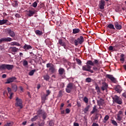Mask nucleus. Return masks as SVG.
I'll list each match as a JSON object with an SVG mask.
<instances>
[{
  "label": "nucleus",
  "mask_w": 126,
  "mask_h": 126,
  "mask_svg": "<svg viewBox=\"0 0 126 126\" xmlns=\"http://www.w3.org/2000/svg\"><path fill=\"white\" fill-rule=\"evenodd\" d=\"M86 64L87 65H85L82 66V70L84 71H89V72H91V73H93L94 71H93V70H91V67H92L91 65L92 66H94L93 62L91 60L88 61Z\"/></svg>",
  "instance_id": "nucleus-1"
},
{
  "label": "nucleus",
  "mask_w": 126,
  "mask_h": 126,
  "mask_svg": "<svg viewBox=\"0 0 126 126\" xmlns=\"http://www.w3.org/2000/svg\"><path fill=\"white\" fill-rule=\"evenodd\" d=\"M46 67L49 68V71L50 73H56L57 72V68L56 66L52 63H48L46 64Z\"/></svg>",
  "instance_id": "nucleus-2"
},
{
  "label": "nucleus",
  "mask_w": 126,
  "mask_h": 126,
  "mask_svg": "<svg viewBox=\"0 0 126 126\" xmlns=\"http://www.w3.org/2000/svg\"><path fill=\"white\" fill-rule=\"evenodd\" d=\"M13 67H14L13 65L2 64L0 65V70H5V69H7V70H11V69H13Z\"/></svg>",
  "instance_id": "nucleus-3"
},
{
  "label": "nucleus",
  "mask_w": 126,
  "mask_h": 126,
  "mask_svg": "<svg viewBox=\"0 0 126 126\" xmlns=\"http://www.w3.org/2000/svg\"><path fill=\"white\" fill-rule=\"evenodd\" d=\"M15 107H19L20 109H22V108H23V101H22V99L19 98L18 97H17L15 99Z\"/></svg>",
  "instance_id": "nucleus-4"
},
{
  "label": "nucleus",
  "mask_w": 126,
  "mask_h": 126,
  "mask_svg": "<svg viewBox=\"0 0 126 126\" xmlns=\"http://www.w3.org/2000/svg\"><path fill=\"white\" fill-rule=\"evenodd\" d=\"M84 42V38L82 36H80L77 39L74 40L75 46H78V44L81 45Z\"/></svg>",
  "instance_id": "nucleus-5"
},
{
  "label": "nucleus",
  "mask_w": 126,
  "mask_h": 126,
  "mask_svg": "<svg viewBox=\"0 0 126 126\" xmlns=\"http://www.w3.org/2000/svg\"><path fill=\"white\" fill-rule=\"evenodd\" d=\"M72 89H73V83H68L66 86V88L65 89L66 92L67 93H70Z\"/></svg>",
  "instance_id": "nucleus-6"
},
{
  "label": "nucleus",
  "mask_w": 126,
  "mask_h": 126,
  "mask_svg": "<svg viewBox=\"0 0 126 126\" xmlns=\"http://www.w3.org/2000/svg\"><path fill=\"white\" fill-rule=\"evenodd\" d=\"M113 99L115 101V103H117L119 105H122V104H123V100L122 98H121L118 95H115Z\"/></svg>",
  "instance_id": "nucleus-7"
},
{
  "label": "nucleus",
  "mask_w": 126,
  "mask_h": 126,
  "mask_svg": "<svg viewBox=\"0 0 126 126\" xmlns=\"http://www.w3.org/2000/svg\"><path fill=\"white\" fill-rule=\"evenodd\" d=\"M17 78L14 76L10 77L6 80V81L5 82V84H9L12 82H14V80H16Z\"/></svg>",
  "instance_id": "nucleus-8"
},
{
  "label": "nucleus",
  "mask_w": 126,
  "mask_h": 126,
  "mask_svg": "<svg viewBox=\"0 0 126 126\" xmlns=\"http://www.w3.org/2000/svg\"><path fill=\"white\" fill-rule=\"evenodd\" d=\"M106 2L104 0H101L99 1V7L100 9H104L105 8V4Z\"/></svg>",
  "instance_id": "nucleus-9"
},
{
  "label": "nucleus",
  "mask_w": 126,
  "mask_h": 126,
  "mask_svg": "<svg viewBox=\"0 0 126 126\" xmlns=\"http://www.w3.org/2000/svg\"><path fill=\"white\" fill-rule=\"evenodd\" d=\"M58 42L60 45L62 46V47H63L65 50L67 49V47H66V43L64 41H63L62 39H59Z\"/></svg>",
  "instance_id": "nucleus-10"
},
{
  "label": "nucleus",
  "mask_w": 126,
  "mask_h": 126,
  "mask_svg": "<svg viewBox=\"0 0 126 126\" xmlns=\"http://www.w3.org/2000/svg\"><path fill=\"white\" fill-rule=\"evenodd\" d=\"M11 41H12V39L10 37L2 38L0 39V44L4 42H11Z\"/></svg>",
  "instance_id": "nucleus-11"
},
{
  "label": "nucleus",
  "mask_w": 126,
  "mask_h": 126,
  "mask_svg": "<svg viewBox=\"0 0 126 126\" xmlns=\"http://www.w3.org/2000/svg\"><path fill=\"white\" fill-rule=\"evenodd\" d=\"M105 77L106 78H108V79H110L112 82H115L116 81V78L113 76V75L110 74H106L105 75Z\"/></svg>",
  "instance_id": "nucleus-12"
},
{
  "label": "nucleus",
  "mask_w": 126,
  "mask_h": 126,
  "mask_svg": "<svg viewBox=\"0 0 126 126\" xmlns=\"http://www.w3.org/2000/svg\"><path fill=\"white\" fill-rule=\"evenodd\" d=\"M114 26L115 28L117 29V30H121V29H122V25H120V24H119V22H116L114 23Z\"/></svg>",
  "instance_id": "nucleus-13"
},
{
  "label": "nucleus",
  "mask_w": 126,
  "mask_h": 126,
  "mask_svg": "<svg viewBox=\"0 0 126 126\" xmlns=\"http://www.w3.org/2000/svg\"><path fill=\"white\" fill-rule=\"evenodd\" d=\"M35 13H36V10H30L28 11L27 15L28 16H29L30 17H31L32 16H33V15H34V14H35Z\"/></svg>",
  "instance_id": "nucleus-14"
},
{
  "label": "nucleus",
  "mask_w": 126,
  "mask_h": 126,
  "mask_svg": "<svg viewBox=\"0 0 126 126\" xmlns=\"http://www.w3.org/2000/svg\"><path fill=\"white\" fill-rule=\"evenodd\" d=\"M125 60H126V55H125V54L122 53L120 55V62H121L122 63H125Z\"/></svg>",
  "instance_id": "nucleus-15"
},
{
  "label": "nucleus",
  "mask_w": 126,
  "mask_h": 126,
  "mask_svg": "<svg viewBox=\"0 0 126 126\" xmlns=\"http://www.w3.org/2000/svg\"><path fill=\"white\" fill-rule=\"evenodd\" d=\"M8 34L10 36V37H12V38H14V37L15 36V33L14 32L12 31L11 30H8L7 31Z\"/></svg>",
  "instance_id": "nucleus-16"
},
{
  "label": "nucleus",
  "mask_w": 126,
  "mask_h": 126,
  "mask_svg": "<svg viewBox=\"0 0 126 126\" xmlns=\"http://www.w3.org/2000/svg\"><path fill=\"white\" fill-rule=\"evenodd\" d=\"M108 88V84H107L105 82L102 83V86L101 87V90L102 91H104Z\"/></svg>",
  "instance_id": "nucleus-17"
},
{
  "label": "nucleus",
  "mask_w": 126,
  "mask_h": 126,
  "mask_svg": "<svg viewBox=\"0 0 126 126\" xmlns=\"http://www.w3.org/2000/svg\"><path fill=\"white\" fill-rule=\"evenodd\" d=\"M58 71L60 75H63L64 73H65V70L63 68H60Z\"/></svg>",
  "instance_id": "nucleus-18"
},
{
  "label": "nucleus",
  "mask_w": 126,
  "mask_h": 126,
  "mask_svg": "<svg viewBox=\"0 0 126 126\" xmlns=\"http://www.w3.org/2000/svg\"><path fill=\"white\" fill-rule=\"evenodd\" d=\"M23 49L26 51V50H30V49H32V46L31 45H28V44H25L23 46Z\"/></svg>",
  "instance_id": "nucleus-19"
},
{
  "label": "nucleus",
  "mask_w": 126,
  "mask_h": 126,
  "mask_svg": "<svg viewBox=\"0 0 126 126\" xmlns=\"http://www.w3.org/2000/svg\"><path fill=\"white\" fill-rule=\"evenodd\" d=\"M35 33L36 35L37 36H41V35L43 34V32L39 31V30H36L35 31Z\"/></svg>",
  "instance_id": "nucleus-20"
},
{
  "label": "nucleus",
  "mask_w": 126,
  "mask_h": 126,
  "mask_svg": "<svg viewBox=\"0 0 126 126\" xmlns=\"http://www.w3.org/2000/svg\"><path fill=\"white\" fill-rule=\"evenodd\" d=\"M93 63H94V65H95V64L96 66H97V67H99V63H100L99 62V60L94 59V62Z\"/></svg>",
  "instance_id": "nucleus-21"
},
{
  "label": "nucleus",
  "mask_w": 126,
  "mask_h": 126,
  "mask_svg": "<svg viewBox=\"0 0 126 126\" xmlns=\"http://www.w3.org/2000/svg\"><path fill=\"white\" fill-rule=\"evenodd\" d=\"M12 90L14 92H16L17 91V86L16 85H12Z\"/></svg>",
  "instance_id": "nucleus-22"
},
{
  "label": "nucleus",
  "mask_w": 126,
  "mask_h": 126,
  "mask_svg": "<svg viewBox=\"0 0 126 126\" xmlns=\"http://www.w3.org/2000/svg\"><path fill=\"white\" fill-rule=\"evenodd\" d=\"M80 32V30L79 29H73V34H77Z\"/></svg>",
  "instance_id": "nucleus-23"
},
{
  "label": "nucleus",
  "mask_w": 126,
  "mask_h": 126,
  "mask_svg": "<svg viewBox=\"0 0 126 126\" xmlns=\"http://www.w3.org/2000/svg\"><path fill=\"white\" fill-rule=\"evenodd\" d=\"M43 77L44 80H46V81H49V80H50V76L48 74L43 75Z\"/></svg>",
  "instance_id": "nucleus-24"
},
{
  "label": "nucleus",
  "mask_w": 126,
  "mask_h": 126,
  "mask_svg": "<svg viewBox=\"0 0 126 126\" xmlns=\"http://www.w3.org/2000/svg\"><path fill=\"white\" fill-rule=\"evenodd\" d=\"M7 21H8L7 20H0V25H3V24H5Z\"/></svg>",
  "instance_id": "nucleus-25"
},
{
  "label": "nucleus",
  "mask_w": 126,
  "mask_h": 126,
  "mask_svg": "<svg viewBox=\"0 0 126 126\" xmlns=\"http://www.w3.org/2000/svg\"><path fill=\"white\" fill-rule=\"evenodd\" d=\"M107 28H109V29H112L113 30H115V27H114V25L112 24H110L107 26Z\"/></svg>",
  "instance_id": "nucleus-26"
},
{
  "label": "nucleus",
  "mask_w": 126,
  "mask_h": 126,
  "mask_svg": "<svg viewBox=\"0 0 126 126\" xmlns=\"http://www.w3.org/2000/svg\"><path fill=\"white\" fill-rule=\"evenodd\" d=\"M98 111V109L96 108V105H94L93 107V110L91 111V114H93L95 113V112H97Z\"/></svg>",
  "instance_id": "nucleus-27"
},
{
  "label": "nucleus",
  "mask_w": 126,
  "mask_h": 126,
  "mask_svg": "<svg viewBox=\"0 0 126 126\" xmlns=\"http://www.w3.org/2000/svg\"><path fill=\"white\" fill-rule=\"evenodd\" d=\"M11 50L12 52H14V53H16L17 51H18V48H16V47H11Z\"/></svg>",
  "instance_id": "nucleus-28"
},
{
  "label": "nucleus",
  "mask_w": 126,
  "mask_h": 126,
  "mask_svg": "<svg viewBox=\"0 0 126 126\" xmlns=\"http://www.w3.org/2000/svg\"><path fill=\"white\" fill-rule=\"evenodd\" d=\"M95 90H96L97 93H101V90L100 89V87H99L98 85H96L95 86Z\"/></svg>",
  "instance_id": "nucleus-29"
},
{
  "label": "nucleus",
  "mask_w": 126,
  "mask_h": 126,
  "mask_svg": "<svg viewBox=\"0 0 126 126\" xmlns=\"http://www.w3.org/2000/svg\"><path fill=\"white\" fill-rule=\"evenodd\" d=\"M47 97H48V95L44 94L42 97L41 99L43 102H45L46 100H47Z\"/></svg>",
  "instance_id": "nucleus-30"
},
{
  "label": "nucleus",
  "mask_w": 126,
  "mask_h": 126,
  "mask_svg": "<svg viewBox=\"0 0 126 126\" xmlns=\"http://www.w3.org/2000/svg\"><path fill=\"white\" fill-rule=\"evenodd\" d=\"M11 46H20V44L17 42H13L11 43Z\"/></svg>",
  "instance_id": "nucleus-31"
},
{
  "label": "nucleus",
  "mask_w": 126,
  "mask_h": 126,
  "mask_svg": "<svg viewBox=\"0 0 126 126\" xmlns=\"http://www.w3.org/2000/svg\"><path fill=\"white\" fill-rule=\"evenodd\" d=\"M36 71V69L32 70L29 73V75H30V76H32Z\"/></svg>",
  "instance_id": "nucleus-32"
},
{
  "label": "nucleus",
  "mask_w": 126,
  "mask_h": 126,
  "mask_svg": "<svg viewBox=\"0 0 126 126\" xmlns=\"http://www.w3.org/2000/svg\"><path fill=\"white\" fill-rule=\"evenodd\" d=\"M93 81V79H91V78H87L86 79V82H88L89 83L90 82H92Z\"/></svg>",
  "instance_id": "nucleus-33"
},
{
  "label": "nucleus",
  "mask_w": 126,
  "mask_h": 126,
  "mask_svg": "<svg viewBox=\"0 0 126 126\" xmlns=\"http://www.w3.org/2000/svg\"><path fill=\"white\" fill-rule=\"evenodd\" d=\"M108 50H109V51H117V50L116 49V48H114V47L112 46H110Z\"/></svg>",
  "instance_id": "nucleus-34"
},
{
  "label": "nucleus",
  "mask_w": 126,
  "mask_h": 126,
  "mask_svg": "<svg viewBox=\"0 0 126 126\" xmlns=\"http://www.w3.org/2000/svg\"><path fill=\"white\" fill-rule=\"evenodd\" d=\"M89 108H90V106H89V105L87 106L84 109V113H86L87 112H88V110H89Z\"/></svg>",
  "instance_id": "nucleus-35"
},
{
  "label": "nucleus",
  "mask_w": 126,
  "mask_h": 126,
  "mask_svg": "<svg viewBox=\"0 0 126 126\" xmlns=\"http://www.w3.org/2000/svg\"><path fill=\"white\" fill-rule=\"evenodd\" d=\"M23 64L24 66H26V65H28V62H27L26 60H24L23 62Z\"/></svg>",
  "instance_id": "nucleus-36"
},
{
  "label": "nucleus",
  "mask_w": 126,
  "mask_h": 126,
  "mask_svg": "<svg viewBox=\"0 0 126 126\" xmlns=\"http://www.w3.org/2000/svg\"><path fill=\"white\" fill-rule=\"evenodd\" d=\"M37 119H38V116L37 115H36L34 117H33L32 118L31 121L32 122H35V121H36V120H37Z\"/></svg>",
  "instance_id": "nucleus-37"
},
{
  "label": "nucleus",
  "mask_w": 126,
  "mask_h": 126,
  "mask_svg": "<svg viewBox=\"0 0 126 126\" xmlns=\"http://www.w3.org/2000/svg\"><path fill=\"white\" fill-rule=\"evenodd\" d=\"M37 5H38V3H37L36 1H34L32 4V6H33V7H34V8L37 7Z\"/></svg>",
  "instance_id": "nucleus-38"
},
{
  "label": "nucleus",
  "mask_w": 126,
  "mask_h": 126,
  "mask_svg": "<svg viewBox=\"0 0 126 126\" xmlns=\"http://www.w3.org/2000/svg\"><path fill=\"white\" fill-rule=\"evenodd\" d=\"M111 123L114 125V126H118V123L115 120H111Z\"/></svg>",
  "instance_id": "nucleus-39"
},
{
  "label": "nucleus",
  "mask_w": 126,
  "mask_h": 126,
  "mask_svg": "<svg viewBox=\"0 0 126 126\" xmlns=\"http://www.w3.org/2000/svg\"><path fill=\"white\" fill-rule=\"evenodd\" d=\"M101 100L103 101V99L102 98H100V100L97 101V105L99 106L102 105V101H101Z\"/></svg>",
  "instance_id": "nucleus-40"
},
{
  "label": "nucleus",
  "mask_w": 126,
  "mask_h": 126,
  "mask_svg": "<svg viewBox=\"0 0 126 126\" xmlns=\"http://www.w3.org/2000/svg\"><path fill=\"white\" fill-rule=\"evenodd\" d=\"M38 115H43L45 112L43 111L42 110H39L38 111Z\"/></svg>",
  "instance_id": "nucleus-41"
},
{
  "label": "nucleus",
  "mask_w": 126,
  "mask_h": 126,
  "mask_svg": "<svg viewBox=\"0 0 126 126\" xmlns=\"http://www.w3.org/2000/svg\"><path fill=\"white\" fill-rule=\"evenodd\" d=\"M99 118V114H96L95 117L94 118V121H98V118Z\"/></svg>",
  "instance_id": "nucleus-42"
},
{
  "label": "nucleus",
  "mask_w": 126,
  "mask_h": 126,
  "mask_svg": "<svg viewBox=\"0 0 126 126\" xmlns=\"http://www.w3.org/2000/svg\"><path fill=\"white\" fill-rule=\"evenodd\" d=\"M46 118H47V114H46V113L43 112L42 114V118L43 120H46Z\"/></svg>",
  "instance_id": "nucleus-43"
},
{
  "label": "nucleus",
  "mask_w": 126,
  "mask_h": 126,
  "mask_svg": "<svg viewBox=\"0 0 126 126\" xmlns=\"http://www.w3.org/2000/svg\"><path fill=\"white\" fill-rule=\"evenodd\" d=\"M83 101H84V102H85V103H88V98H87V97L85 96L84 98Z\"/></svg>",
  "instance_id": "nucleus-44"
},
{
  "label": "nucleus",
  "mask_w": 126,
  "mask_h": 126,
  "mask_svg": "<svg viewBox=\"0 0 126 126\" xmlns=\"http://www.w3.org/2000/svg\"><path fill=\"white\" fill-rule=\"evenodd\" d=\"M99 67H96V66H94L93 67V69L94 70L96 71V70H99L100 68H98Z\"/></svg>",
  "instance_id": "nucleus-45"
},
{
  "label": "nucleus",
  "mask_w": 126,
  "mask_h": 126,
  "mask_svg": "<svg viewBox=\"0 0 126 126\" xmlns=\"http://www.w3.org/2000/svg\"><path fill=\"white\" fill-rule=\"evenodd\" d=\"M4 126H12V124L10 123H7L6 124L4 125Z\"/></svg>",
  "instance_id": "nucleus-46"
},
{
  "label": "nucleus",
  "mask_w": 126,
  "mask_h": 126,
  "mask_svg": "<svg viewBox=\"0 0 126 126\" xmlns=\"http://www.w3.org/2000/svg\"><path fill=\"white\" fill-rule=\"evenodd\" d=\"M45 43L46 45H51V42H50V40H45Z\"/></svg>",
  "instance_id": "nucleus-47"
},
{
  "label": "nucleus",
  "mask_w": 126,
  "mask_h": 126,
  "mask_svg": "<svg viewBox=\"0 0 126 126\" xmlns=\"http://www.w3.org/2000/svg\"><path fill=\"white\" fill-rule=\"evenodd\" d=\"M77 63H78L80 65L81 64V60L80 59H77Z\"/></svg>",
  "instance_id": "nucleus-48"
},
{
  "label": "nucleus",
  "mask_w": 126,
  "mask_h": 126,
  "mask_svg": "<svg viewBox=\"0 0 126 126\" xmlns=\"http://www.w3.org/2000/svg\"><path fill=\"white\" fill-rule=\"evenodd\" d=\"M9 94H10L9 99H10V100H11V99H12V96H13L14 94H13V93H11Z\"/></svg>",
  "instance_id": "nucleus-49"
},
{
  "label": "nucleus",
  "mask_w": 126,
  "mask_h": 126,
  "mask_svg": "<svg viewBox=\"0 0 126 126\" xmlns=\"http://www.w3.org/2000/svg\"><path fill=\"white\" fill-rule=\"evenodd\" d=\"M65 112H66V114H69V113H70V110H69V109L67 108L65 110Z\"/></svg>",
  "instance_id": "nucleus-50"
},
{
  "label": "nucleus",
  "mask_w": 126,
  "mask_h": 126,
  "mask_svg": "<svg viewBox=\"0 0 126 126\" xmlns=\"http://www.w3.org/2000/svg\"><path fill=\"white\" fill-rule=\"evenodd\" d=\"M109 120V116L108 115H106L104 117V121H108Z\"/></svg>",
  "instance_id": "nucleus-51"
},
{
  "label": "nucleus",
  "mask_w": 126,
  "mask_h": 126,
  "mask_svg": "<svg viewBox=\"0 0 126 126\" xmlns=\"http://www.w3.org/2000/svg\"><path fill=\"white\" fill-rule=\"evenodd\" d=\"M117 120L118 121H122V117L119 115H117Z\"/></svg>",
  "instance_id": "nucleus-52"
},
{
  "label": "nucleus",
  "mask_w": 126,
  "mask_h": 126,
  "mask_svg": "<svg viewBox=\"0 0 126 126\" xmlns=\"http://www.w3.org/2000/svg\"><path fill=\"white\" fill-rule=\"evenodd\" d=\"M7 91H8V93L9 94H10V93H11V89H10V88H7Z\"/></svg>",
  "instance_id": "nucleus-53"
},
{
  "label": "nucleus",
  "mask_w": 126,
  "mask_h": 126,
  "mask_svg": "<svg viewBox=\"0 0 126 126\" xmlns=\"http://www.w3.org/2000/svg\"><path fill=\"white\" fill-rule=\"evenodd\" d=\"M74 41H75V39H74V38H71L70 42L71 44H73V42H74Z\"/></svg>",
  "instance_id": "nucleus-54"
},
{
  "label": "nucleus",
  "mask_w": 126,
  "mask_h": 126,
  "mask_svg": "<svg viewBox=\"0 0 126 126\" xmlns=\"http://www.w3.org/2000/svg\"><path fill=\"white\" fill-rule=\"evenodd\" d=\"M46 93H47V94H45V95H47V96H49V95L51 94V92L50 91V90H48L46 91Z\"/></svg>",
  "instance_id": "nucleus-55"
},
{
  "label": "nucleus",
  "mask_w": 126,
  "mask_h": 126,
  "mask_svg": "<svg viewBox=\"0 0 126 126\" xmlns=\"http://www.w3.org/2000/svg\"><path fill=\"white\" fill-rule=\"evenodd\" d=\"M119 47H120V45H119V44H116L113 46V48L114 49H116V50H117V48H119Z\"/></svg>",
  "instance_id": "nucleus-56"
},
{
  "label": "nucleus",
  "mask_w": 126,
  "mask_h": 126,
  "mask_svg": "<svg viewBox=\"0 0 126 126\" xmlns=\"http://www.w3.org/2000/svg\"><path fill=\"white\" fill-rule=\"evenodd\" d=\"M15 16H16V17H17V18H20V17H21L20 16V14L17 13L15 15Z\"/></svg>",
  "instance_id": "nucleus-57"
},
{
  "label": "nucleus",
  "mask_w": 126,
  "mask_h": 126,
  "mask_svg": "<svg viewBox=\"0 0 126 126\" xmlns=\"http://www.w3.org/2000/svg\"><path fill=\"white\" fill-rule=\"evenodd\" d=\"M50 126H54V122L53 121L49 122Z\"/></svg>",
  "instance_id": "nucleus-58"
},
{
  "label": "nucleus",
  "mask_w": 126,
  "mask_h": 126,
  "mask_svg": "<svg viewBox=\"0 0 126 126\" xmlns=\"http://www.w3.org/2000/svg\"><path fill=\"white\" fill-rule=\"evenodd\" d=\"M14 4H15V6H17L18 5V2L17 1H14Z\"/></svg>",
  "instance_id": "nucleus-59"
},
{
  "label": "nucleus",
  "mask_w": 126,
  "mask_h": 126,
  "mask_svg": "<svg viewBox=\"0 0 126 126\" xmlns=\"http://www.w3.org/2000/svg\"><path fill=\"white\" fill-rule=\"evenodd\" d=\"M64 106V103H62L60 106V110H63V107Z\"/></svg>",
  "instance_id": "nucleus-60"
},
{
  "label": "nucleus",
  "mask_w": 126,
  "mask_h": 126,
  "mask_svg": "<svg viewBox=\"0 0 126 126\" xmlns=\"http://www.w3.org/2000/svg\"><path fill=\"white\" fill-rule=\"evenodd\" d=\"M122 96L124 98H126V92L122 94Z\"/></svg>",
  "instance_id": "nucleus-61"
},
{
  "label": "nucleus",
  "mask_w": 126,
  "mask_h": 126,
  "mask_svg": "<svg viewBox=\"0 0 126 126\" xmlns=\"http://www.w3.org/2000/svg\"><path fill=\"white\" fill-rule=\"evenodd\" d=\"M92 126H99V125H98V124H96V123H94Z\"/></svg>",
  "instance_id": "nucleus-62"
},
{
  "label": "nucleus",
  "mask_w": 126,
  "mask_h": 126,
  "mask_svg": "<svg viewBox=\"0 0 126 126\" xmlns=\"http://www.w3.org/2000/svg\"><path fill=\"white\" fill-rule=\"evenodd\" d=\"M74 126H79V124L78 123H74Z\"/></svg>",
  "instance_id": "nucleus-63"
},
{
  "label": "nucleus",
  "mask_w": 126,
  "mask_h": 126,
  "mask_svg": "<svg viewBox=\"0 0 126 126\" xmlns=\"http://www.w3.org/2000/svg\"><path fill=\"white\" fill-rule=\"evenodd\" d=\"M123 67L125 70H126V64L123 65Z\"/></svg>",
  "instance_id": "nucleus-64"
}]
</instances>
